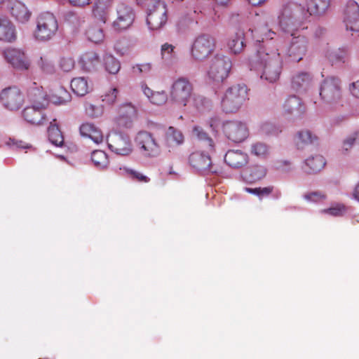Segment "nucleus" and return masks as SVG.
<instances>
[{
	"instance_id": "nucleus-1",
	"label": "nucleus",
	"mask_w": 359,
	"mask_h": 359,
	"mask_svg": "<svg viewBox=\"0 0 359 359\" xmlns=\"http://www.w3.org/2000/svg\"><path fill=\"white\" fill-rule=\"evenodd\" d=\"M258 62L262 66L261 78L269 83L276 82L282 72V60L278 48L271 41L257 50Z\"/></svg>"
},
{
	"instance_id": "nucleus-2",
	"label": "nucleus",
	"mask_w": 359,
	"mask_h": 359,
	"mask_svg": "<svg viewBox=\"0 0 359 359\" xmlns=\"http://www.w3.org/2000/svg\"><path fill=\"white\" fill-rule=\"evenodd\" d=\"M309 17L307 10L302 5L294 2H288L283 5L279 22L285 31L294 29L302 27Z\"/></svg>"
},
{
	"instance_id": "nucleus-3",
	"label": "nucleus",
	"mask_w": 359,
	"mask_h": 359,
	"mask_svg": "<svg viewBox=\"0 0 359 359\" xmlns=\"http://www.w3.org/2000/svg\"><path fill=\"white\" fill-rule=\"evenodd\" d=\"M248 96V88L245 85H235L228 88L221 101V108L226 114L239 110Z\"/></svg>"
},
{
	"instance_id": "nucleus-4",
	"label": "nucleus",
	"mask_w": 359,
	"mask_h": 359,
	"mask_svg": "<svg viewBox=\"0 0 359 359\" xmlns=\"http://www.w3.org/2000/svg\"><path fill=\"white\" fill-rule=\"evenodd\" d=\"M194 92L192 83L186 77L175 79L170 89V100L177 105L187 107L191 102Z\"/></svg>"
},
{
	"instance_id": "nucleus-5",
	"label": "nucleus",
	"mask_w": 359,
	"mask_h": 359,
	"mask_svg": "<svg viewBox=\"0 0 359 359\" xmlns=\"http://www.w3.org/2000/svg\"><path fill=\"white\" fill-rule=\"evenodd\" d=\"M231 68V62L228 57L217 55L210 61L208 77L212 82L222 83L228 77Z\"/></svg>"
},
{
	"instance_id": "nucleus-6",
	"label": "nucleus",
	"mask_w": 359,
	"mask_h": 359,
	"mask_svg": "<svg viewBox=\"0 0 359 359\" xmlns=\"http://www.w3.org/2000/svg\"><path fill=\"white\" fill-rule=\"evenodd\" d=\"M57 29L58 25L55 17L52 13H44L37 18L34 36L39 40L46 41L55 35Z\"/></svg>"
},
{
	"instance_id": "nucleus-7",
	"label": "nucleus",
	"mask_w": 359,
	"mask_h": 359,
	"mask_svg": "<svg viewBox=\"0 0 359 359\" xmlns=\"http://www.w3.org/2000/svg\"><path fill=\"white\" fill-rule=\"evenodd\" d=\"M215 46V40L212 36L208 34L198 35L191 45V55L196 60H203L214 52Z\"/></svg>"
},
{
	"instance_id": "nucleus-8",
	"label": "nucleus",
	"mask_w": 359,
	"mask_h": 359,
	"mask_svg": "<svg viewBox=\"0 0 359 359\" xmlns=\"http://www.w3.org/2000/svg\"><path fill=\"white\" fill-rule=\"evenodd\" d=\"M147 22L152 30H157L165 25L168 20L167 7L161 0H153L149 6Z\"/></svg>"
},
{
	"instance_id": "nucleus-9",
	"label": "nucleus",
	"mask_w": 359,
	"mask_h": 359,
	"mask_svg": "<svg viewBox=\"0 0 359 359\" xmlns=\"http://www.w3.org/2000/svg\"><path fill=\"white\" fill-rule=\"evenodd\" d=\"M213 153L209 151V149L206 151H196L189 155V163L192 168L204 174L217 173L218 170L212 163L210 157Z\"/></svg>"
},
{
	"instance_id": "nucleus-10",
	"label": "nucleus",
	"mask_w": 359,
	"mask_h": 359,
	"mask_svg": "<svg viewBox=\"0 0 359 359\" xmlns=\"http://www.w3.org/2000/svg\"><path fill=\"white\" fill-rule=\"evenodd\" d=\"M0 102L8 110L18 111L25 103V96L19 88L8 87L1 90Z\"/></svg>"
},
{
	"instance_id": "nucleus-11",
	"label": "nucleus",
	"mask_w": 359,
	"mask_h": 359,
	"mask_svg": "<svg viewBox=\"0 0 359 359\" xmlns=\"http://www.w3.org/2000/svg\"><path fill=\"white\" fill-rule=\"evenodd\" d=\"M107 142L110 150L118 155L127 156L133 151L130 138L126 135L110 133L107 137Z\"/></svg>"
},
{
	"instance_id": "nucleus-12",
	"label": "nucleus",
	"mask_w": 359,
	"mask_h": 359,
	"mask_svg": "<svg viewBox=\"0 0 359 359\" xmlns=\"http://www.w3.org/2000/svg\"><path fill=\"white\" fill-rule=\"evenodd\" d=\"M320 95L327 102H339L341 98L340 80L335 77L326 79L320 86Z\"/></svg>"
},
{
	"instance_id": "nucleus-13",
	"label": "nucleus",
	"mask_w": 359,
	"mask_h": 359,
	"mask_svg": "<svg viewBox=\"0 0 359 359\" xmlns=\"http://www.w3.org/2000/svg\"><path fill=\"white\" fill-rule=\"evenodd\" d=\"M292 39L287 50V56L291 62H299L306 55L309 48V40L304 35L295 36Z\"/></svg>"
},
{
	"instance_id": "nucleus-14",
	"label": "nucleus",
	"mask_w": 359,
	"mask_h": 359,
	"mask_svg": "<svg viewBox=\"0 0 359 359\" xmlns=\"http://www.w3.org/2000/svg\"><path fill=\"white\" fill-rule=\"evenodd\" d=\"M222 130L227 138L234 142H241L248 136L247 126L240 121H226L222 125Z\"/></svg>"
},
{
	"instance_id": "nucleus-15",
	"label": "nucleus",
	"mask_w": 359,
	"mask_h": 359,
	"mask_svg": "<svg viewBox=\"0 0 359 359\" xmlns=\"http://www.w3.org/2000/svg\"><path fill=\"white\" fill-rule=\"evenodd\" d=\"M306 112V107L302 100L296 95L287 97L282 106V114L283 116L291 118H301Z\"/></svg>"
},
{
	"instance_id": "nucleus-16",
	"label": "nucleus",
	"mask_w": 359,
	"mask_h": 359,
	"mask_svg": "<svg viewBox=\"0 0 359 359\" xmlns=\"http://www.w3.org/2000/svg\"><path fill=\"white\" fill-rule=\"evenodd\" d=\"M116 13L117 18L113 22V27L115 29H126L133 23L135 13L131 7L121 3L117 6Z\"/></svg>"
},
{
	"instance_id": "nucleus-17",
	"label": "nucleus",
	"mask_w": 359,
	"mask_h": 359,
	"mask_svg": "<svg viewBox=\"0 0 359 359\" xmlns=\"http://www.w3.org/2000/svg\"><path fill=\"white\" fill-rule=\"evenodd\" d=\"M27 96L32 104L47 108L50 99L43 86L36 82H32L27 88Z\"/></svg>"
},
{
	"instance_id": "nucleus-18",
	"label": "nucleus",
	"mask_w": 359,
	"mask_h": 359,
	"mask_svg": "<svg viewBox=\"0 0 359 359\" xmlns=\"http://www.w3.org/2000/svg\"><path fill=\"white\" fill-rule=\"evenodd\" d=\"M46 108L31 104L27 106L21 112L22 118L29 124L41 126L48 121L44 113Z\"/></svg>"
},
{
	"instance_id": "nucleus-19",
	"label": "nucleus",
	"mask_w": 359,
	"mask_h": 359,
	"mask_svg": "<svg viewBox=\"0 0 359 359\" xmlns=\"http://www.w3.org/2000/svg\"><path fill=\"white\" fill-rule=\"evenodd\" d=\"M344 22L346 29L353 32H359V4L349 0L344 12Z\"/></svg>"
},
{
	"instance_id": "nucleus-20",
	"label": "nucleus",
	"mask_w": 359,
	"mask_h": 359,
	"mask_svg": "<svg viewBox=\"0 0 359 359\" xmlns=\"http://www.w3.org/2000/svg\"><path fill=\"white\" fill-rule=\"evenodd\" d=\"M135 142L141 150L149 156H154L158 151V144L153 135L145 130L137 133L135 137Z\"/></svg>"
},
{
	"instance_id": "nucleus-21",
	"label": "nucleus",
	"mask_w": 359,
	"mask_h": 359,
	"mask_svg": "<svg viewBox=\"0 0 359 359\" xmlns=\"http://www.w3.org/2000/svg\"><path fill=\"white\" fill-rule=\"evenodd\" d=\"M4 56L8 62L14 68L20 70H27L30 66L24 52L16 48H8L4 50Z\"/></svg>"
},
{
	"instance_id": "nucleus-22",
	"label": "nucleus",
	"mask_w": 359,
	"mask_h": 359,
	"mask_svg": "<svg viewBox=\"0 0 359 359\" xmlns=\"http://www.w3.org/2000/svg\"><path fill=\"white\" fill-rule=\"evenodd\" d=\"M79 131L81 136L90 139L97 144L102 143L104 140L102 131L94 123L89 122L82 123Z\"/></svg>"
},
{
	"instance_id": "nucleus-23",
	"label": "nucleus",
	"mask_w": 359,
	"mask_h": 359,
	"mask_svg": "<svg viewBox=\"0 0 359 359\" xmlns=\"http://www.w3.org/2000/svg\"><path fill=\"white\" fill-rule=\"evenodd\" d=\"M10 11L11 15L21 23L27 22L31 17V12L25 5L17 0H12L10 2Z\"/></svg>"
},
{
	"instance_id": "nucleus-24",
	"label": "nucleus",
	"mask_w": 359,
	"mask_h": 359,
	"mask_svg": "<svg viewBox=\"0 0 359 359\" xmlns=\"http://www.w3.org/2000/svg\"><path fill=\"white\" fill-rule=\"evenodd\" d=\"M312 82L311 74L305 72H299L292 76L291 88L296 92L306 90Z\"/></svg>"
},
{
	"instance_id": "nucleus-25",
	"label": "nucleus",
	"mask_w": 359,
	"mask_h": 359,
	"mask_svg": "<svg viewBox=\"0 0 359 359\" xmlns=\"http://www.w3.org/2000/svg\"><path fill=\"white\" fill-rule=\"evenodd\" d=\"M248 155L239 150H229L224 156L225 163L233 168H239L248 163Z\"/></svg>"
},
{
	"instance_id": "nucleus-26",
	"label": "nucleus",
	"mask_w": 359,
	"mask_h": 359,
	"mask_svg": "<svg viewBox=\"0 0 359 359\" xmlns=\"http://www.w3.org/2000/svg\"><path fill=\"white\" fill-rule=\"evenodd\" d=\"M112 0H97L93 10V17L96 20L104 24L109 16Z\"/></svg>"
},
{
	"instance_id": "nucleus-27",
	"label": "nucleus",
	"mask_w": 359,
	"mask_h": 359,
	"mask_svg": "<svg viewBox=\"0 0 359 359\" xmlns=\"http://www.w3.org/2000/svg\"><path fill=\"white\" fill-rule=\"evenodd\" d=\"M15 39V26L7 18L0 16V40L6 42H13Z\"/></svg>"
},
{
	"instance_id": "nucleus-28",
	"label": "nucleus",
	"mask_w": 359,
	"mask_h": 359,
	"mask_svg": "<svg viewBox=\"0 0 359 359\" xmlns=\"http://www.w3.org/2000/svg\"><path fill=\"white\" fill-rule=\"evenodd\" d=\"M325 164L324 157L318 154L306 159L304 169L309 174H315L323 170Z\"/></svg>"
},
{
	"instance_id": "nucleus-29",
	"label": "nucleus",
	"mask_w": 359,
	"mask_h": 359,
	"mask_svg": "<svg viewBox=\"0 0 359 359\" xmlns=\"http://www.w3.org/2000/svg\"><path fill=\"white\" fill-rule=\"evenodd\" d=\"M80 63L85 71L91 72L97 69L100 63V58L96 52L88 51L82 55Z\"/></svg>"
},
{
	"instance_id": "nucleus-30",
	"label": "nucleus",
	"mask_w": 359,
	"mask_h": 359,
	"mask_svg": "<svg viewBox=\"0 0 359 359\" xmlns=\"http://www.w3.org/2000/svg\"><path fill=\"white\" fill-rule=\"evenodd\" d=\"M142 90L151 103L156 105H163L168 100L167 93L164 91H153L146 84H142Z\"/></svg>"
},
{
	"instance_id": "nucleus-31",
	"label": "nucleus",
	"mask_w": 359,
	"mask_h": 359,
	"mask_svg": "<svg viewBox=\"0 0 359 359\" xmlns=\"http://www.w3.org/2000/svg\"><path fill=\"white\" fill-rule=\"evenodd\" d=\"M118 113V123L128 126L132 122V118L136 116L137 111L131 103H126L120 107Z\"/></svg>"
},
{
	"instance_id": "nucleus-32",
	"label": "nucleus",
	"mask_w": 359,
	"mask_h": 359,
	"mask_svg": "<svg viewBox=\"0 0 359 359\" xmlns=\"http://www.w3.org/2000/svg\"><path fill=\"white\" fill-rule=\"evenodd\" d=\"M48 140L53 144L57 147H60L63 144L64 136L55 118L50 122V126L48 128Z\"/></svg>"
},
{
	"instance_id": "nucleus-33",
	"label": "nucleus",
	"mask_w": 359,
	"mask_h": 359,
	"mask_svg": "<svg viewBox=\"0 0 359 359\" xmlns=\"http://www.w3.org/2000/svg\"><path fill=\"white\" fill-rule=\"evenodd\" d=\"M307 11L309 16L320 15L325 12L330 6V0H306Z\"/></svg>"
},
{
	"instance_id": "nucleus-34",
	"label": "nucleus",
	"mask_w": 359,
	"mask_h": 359,
	"mask_svg": "<svg viewBox=\"0 0 359 359\" xmlns=\"http://www.w3.org/2000/svg\"><path fill=\"white\" fill-rule=\"evenodd\" d=\"M193 135L201 141V147L209 149V151L215 152V143L213 140L200 126H195L193 128Z\"/></svg>"
},
{
	"instance_id": "nucleus-35",
	"label": "nucleus",
	"mask_w": 359,
	"mask_h": 359,
	"mask_svg": "<svg viewBox=\"0 0 359 359\" xmlns=\"http://www.w3.org/2000/svg\"><path fill=\"white\" fill-rule=\"evenodd\" d=\"M317 141L318 137L309 130H299L296 135L295 142L298 148H303Z\"/></svg>"
},
{
	"instance_id": "nucleus-36",
	"label": "nucleus",
	"mask_w": 359,
	"mask_h": 359,
	"mask_svg": "<svg viewBox=\"0 0 359 359\" xmlns=\"http://www.w3.org/2000/svg\"><path fill=\"white\" fill-rule=\"evenodd\" d=\"M327 57L332 63V65H339L348 61V54L345 48H338L337 50L328 51Z\"/></svg>"
},
{
	"instance_id": "nucleus-37",
	"label": "nucleus",
	"mask_w": 359,
	"mask_h": 359,
	"mask_svg": "<svg viewBox=\"0 0 359 359\" xmlns=\"http://www.w3.org/2000/svg\"><path fill=\"white\" fill-rule=\"evenodd\" d=\"M71 88L72 91L79 96H84L89 92L88 81L84 77H76L72 80Z\"/></svg>"
},
{
	"instance_id": "nucleus-38",
	"label": "nucleus",
	"mask_w": 359,
	"mask_h": 359,
	"mask_svg": "<svg viewBox=\"0 0 359 359\" xmlns=\"http://www.w3.org/2000/svg\"><path fill=\"white\" fill-rule=\"evenodd\" d=\"M72 100L70 93L62 86H58L55 88L51 95V100L56 104H64Z\"/></svg>"
},
{
	"instance_id": "nucleus-39",
	"label": "nucleus",
	"mask_w": 359,
	"mask_h": 359,
	"mask_svg": "<svg viewBox=\"0 0 359 359\" xmlns=\"http://www.w3.org/2000/svg\"><path fill=\"white\" fill-rule=\"evenodd\" d=\"M105 70L111 74H116L121 69V63L114 56L106 54L103 58Z\"/></svg>"
},
{
	"instance_id": "nucleus-40",
	"label": "nucleus",
	"mask_w": 359,
	"mask_h": 359,
	"mask_svg": "<svg viewBox=\"0 0 359 359\" xmlns=\"http://www.w3.org/2000/svg\"><path fill=\"white\" fill-rule=\"evenodd\" d=\"M86 36L89 41L100 43L104 41V34L102 28L98 25H91L86 30Z\"/></svg>"
},
{
	"instance_id": "nucleus-41",
	"label": "nucleus",
	"mask_w": 359,
	"mask_h": 359,
	"mask_svg": "<svg viewBox=\"0 0 359 359\" xmlns=\"http://www.w3.org/2000/svg\"><path fill=\"white\" fill-rule=\"evenodd\" d=\"M165 139L167 144L169 145L174 144H180L184 141V136L181 131L172 126H170L166 131Z\"/></svg>"
},
{
	"instance_id": "nucleus-42",
	"label": "nucleus",
	"mask_w": 359,
	"mask_h": 359,
	"mask_svg": "<svg viewBox=\"0 0 359 359\" xmlns=\"http://www.w3.org/2000/svg\"><path fill=\"white\" fill-rule=\"evenodd\" d=\"M91 160L95 166L100 168H107L109 165L107 154L102 150H95L91 154Z\"/></svg>"
},
{
	"instance_id": "nucleus-43",
	"label": "nucleus",
	"mask_w": 359,
	"mask_h": 359,
	"mask_svg": "<svg viewBox=\"0 0 359 359\" xmlns=\"http://www.w3.org/2000/svg\"><path fill=\"white\" fill-rule=\"evenodd\" d=\"M228 46L233 53H240L244 47L243 34L237 33L236 36L231 38L228 42Z\"/></svg>"
},
{
	"instance_id": "nucleus-44",
	"label": "nucleus",
	"mask_w": 359,
	"mask_h": 359,
	"mask_svg": "<svg viewBox=\"0 0 359 359\" xmlns=\"http://www.w3.org/2000/svg\"><path fill=\"white\" fill-rule=\"evenodd\" d=\"M123 170L126 173V176L133 181L141 183H148L150 181V178L149 177L138 170L128 168H123Z\"/></svg>"
},
{
	"instance_id": "nucleus-45",
	"label": "nucleus",
	"mask_w": 359,
	"mask_h": 359,
	"mask_svg": "<svg viewBox=\"0 0 359 359\" xmlns=\"http://www.w3.org/2000/svg\"><path fill=\"white\" fill-rule=\"evenodd\" d=\"M39 68L46 74H53L55 68L53 61L48 56H42L37 62Z\"/></svg>"
},
{
	"instance_id": "nucleus-46",
	"label": "nucleus",
	"mask_w": 359,
	"mask_h": 359,
	"mask_svg": "<svg viewBox=\"0 0 359 359\" xmlns=\"http://www.w3.org/2000/svg\"><path fill=\"white\" fill-rule=\"evenodd\" d=\"M58 66L64 72H69L75 67V60L70 56H63L59 60Z\"/></svg>"
},
{
	"instance_id": "nucleus-47",
	"label": "nucleus",
	"mask_w": 359,
	"mask_h": 359,
	"mask_svg": "<svg viewBox=\"0 0 359 359\" xmlns=\"http://www.w3.org/2000/svg\"><path fill=\"white\" fill-rule=\"evenodd\" d=\"M273 189L274 187L273 186L256 188L246 187L245 189V191H247L248 193L256 195L259 198L269 196L273 191Z\"/></svg>"
},
{
	"instance_id": "nucleus-48",
	"label": "nucleus",
	"mask_w": 359,
	"mask_h": 359,
	"mask_svg": "<svg viewBox=\"0 0 359 359\" xmlns=\"http://www.w3.org/2000/svg\"><path fill=\"white\" fill-rule=\"evenodd\" d=\"M250 180L251 181H257L262 179L266 173V169L261 165H254L249 170Z\"/></svg>"
},
{
	"instance_id": "nucleus-49",
	"label": "nucleus",
	"mask_w": 359,
	"mask_h": 359,
	"mask_svg": "<svg viewBox=\"0 0 359 359\" xmlns=\"http://www.w3.org/2000/svg\"><path fill=\"white\" fill-rule=\"evenodd\" d=\"M251 153L257 156L265 157L269 154V147L263 142H256L251 147Z\"/></svg>"
},
{
	"instance_id": "nucleus-50",
	"label": "nucleus",
	"mask_w": 359,
	"mask_h": 359,
	"mask_svg": "<svg viewBox=\"0 0 359 359\" xmlns=\"http://www.w3.org/2000/svg\"><path fill=\"white\" fill-rule=\"evenodd\" d=\"M207 102L208 100L205 97L200 95H195L193 93L191 102L188 104V106L191 107L196 110H202L203 108H205Z\"/></svg>"
},
{
	"instance_id": "nucleus-51",
	"label": "nucleus",
	"mask_w": 359,
	"mask_h": 359,
	"mask_svg": "<svg viewBox=\"0 0 359 359\" xmlns=\"http://www.w3.org/2000/svg\"><path fill=\"white\" fill-rule=\"evenodd\" d=\"M151 70L152 65L150 62L137 64L132 67V72L135 75L148 74Z\"/></svg>"
},
{
	"instance_id": "nucleus-52",
	"label": "nucleus",
	"mask_w": 359,
	"mask_h": 359,
	"mask_svg": "<svg viewBox=\"0 0 359 359\" xmlns=\"http://www.w3.org/2000/svg\"><path fill=\"white\" fill-rule=\"evenodd\" d=\"M118 94V90L116 88H110L101 96L102 100L107 104H112L116 102Z\"/></svg>"
},
{
	"instance_id": "nucleus-53",
	"label": "nucleus",
	"mask_w": 359,
	"mask_h": 359,
	"mask_svg": "<svg viewBox=\"0 0 359 359\" xmlns=\"http://www.w3.org/2000/svg\"><path fill=\"white\" fill-rule=\"evenodd\" d=\"M346 206L342 203H338L334 207L323 210V212L334 217H339L342 216L346 212Z\"/></svg>"
},
{
	"instance_id": "nucleus-54",
	"label": "nucleus",
	"mask_w": 359,
	"mask_h": 359,
	"mask_svg": "<svg viewBox=\"0 0 359 359\" xmlns=\"http://www.w3.org/2000/svg\"><path fill=\"white\" fill-rule=\"evenodd\" d=\"M354 144H359V131L354 132L344 140L342 148L344 150L348 151Z\"/></svg>"
},
{
	"instance_id": "nucleus-55",
	"label": "nucleus",
	"mask_w": 359,
	"mask_h": 359,
	"mask_svg": "<svg viewBox=\"0 0 359 359\" xmlns=\"http://www.w3.org/2000/svg\"><path fill=\"white\" fill-rule=\"evenodd\" d=\"M87 115L92 118H97L102 114L103 109L101 107L88 103L85 107Z\"/></svg>"
},
{
	"instance_id": "nucleus-56",
	"label": "nucleus",
	"mask_w": 359,
	"mask_h": 359,
	"mask_svg": "<svg viewBox=\"0 0 359 359\" xmlns=\"http://www.w3.org/2000/svg\"><path fill=\"white\" fill-rule=\"evenodd\" d=\"M175 47L172 44L165 43L161 46V55L163 59H169L172 57V53Z\"/></svg>"
},
{
	"instance_id": "nucleus-57",
	"label": "nucleus",
	"mask_w": 359,
	"mask_h": 359,
	"mask_svg": "<svg viewBox=\"0 0 359 359\" xmlns=\"http://www.w3.org/2000/svg\"><path fill=\"white\" fill-rule=\"evenodd\" d=\"M304 198L310 201L319 202L325 200L326 195L320 191H314L305 195Z\"/></svg>"
},
{
	"instance_id": "nucleus-58",
	"label": "nucleus",
	"mask_w": 359,
	"mask_h": 359,
	"mask_svg": "<svg viewBox=\"0 0 359 359\" xmlns=\"http://www.w3.org/2000/svg\"><path fill=\"white\" fill-rule=\"evenodd\" d=\"M262 131L266 134L276 135L281 132L276 126L271 123H265L262 127Z\"/></svg>"
},
{
	"instance_id": "nucleus-59",
	"label": "nucleus",
	"mask_w": 359,
	"mask_h": 359,
	"mask_svg": "<svg viewBox=\"0 0 359 359\" xmlns=\"http://www.w3.org/2000/svg\"><path fill=\"white\" fill-rule=\"evenodd\" d=\"M6 144L11 147L21 149H27L29 147L28 144H25L22 141H18L13 139H9V140L6 142Z\"/></svg>"
},
{
	"instance_id": "nucleus-60",
	"label": "nucleus",
	"mask_w": 359,
	"mask_h": 359,
	"mask_svg": "<svg viewBox=\"0 0 359 359\" xmlns=\"http://www.w3.org/2000/svg\"><path fill=\"white\" fill-rule=\"evenodd\" d=\"M69 1L74 6H84L88 5L91 0H69Z\"/></svg>"
},
{
	"instance_id": "nucleus-61",
	"label": "nucleus",
	"mask_w": 359,
	"mask_h": 359,
	"mask_svg": "<svg viewBox=\"0 0 359 359\" xmlns=\"http://www.w3.org/2000/svg\"><path fill=\"white\" fill-rule=\"evenodd\" d=\"M352 94L359 98V80L352 84Z\"/></svg>"
},
{
	"instance_id": "nucleus-62",
	"label": "nucleus",
	"mask_w": 359,
	"mask_h": 359,
	"mask_svg": "<svg viewBox=\"0 0 359 359\" xmlns=\"http://www.w3.org/2000/svg\"><path fill=\"white\" fill-rule=\"evenodd\" d=\"M352 196H353V198L359 203V182L355 185V187L353 191Z\"/></svg>"
},
{
	"instance_id": "nucleus-63",
	"label": "nucleus",
	"mask_w": 359,
	"mask_h": 359,
	"mask_svg": "<svg viewBox=\"0 0 359 359\" xmlns=\"http://www.w3.org/2000/svg\"><path fill=\"white\" fill-rule=\"evenodd\" d=\"M219 120L217 118H212L210 120V126L213 130H216L218 126Z\"/></svg>"
},
{
	"instance_id": "nucleus-64",
	"label": "nucleus",
	"mask_w": 359,
	"mask_h": 359,
	"mask_svg": "<svg viewBox=\"0 0 359 359\" xmlns=\"http://www.w3.org/2000/svg\"><path fill=\"white\" fill-rule=\"evenodd\" d=\"M344 120H345V117L344 116H341V117H338V118L334 119L333 122H334V124H338L340 122L343 121Z\"/></svg>"
}]
</instances>
